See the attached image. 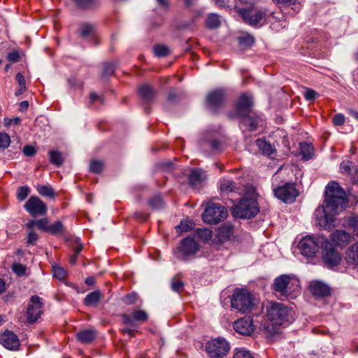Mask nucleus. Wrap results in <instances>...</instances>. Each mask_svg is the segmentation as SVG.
<instances>
[{
  "mask_svg": "<svg viewBox=\"0 0 358 358\" xmlns=\"http://www.w3.org/2000/svg\"><path fill=\"white\" fill-rule=\"evenodd\" d=\"M78 340L82 343H90L96 336V331L93 329L80 331L76 334Z\"/></svg>",
  "mask_w": 358,
  "mask_h": 358,
  "instance_id": "obj_28",
  "label": "nucleus"
},
{
  "mask_svg": "<svg viewBox=\"0 0 358 358\" xmlns=\"http://www.w3.org/2000/svg\"><path fill=\"white\" fill-rule=\"evenodd\" d=\"M134 217L138 221L143 222L148 219V215L142 212H135Z\"/></svg>",
  "mask_w": 358,
  "mask_h": 358,
  "instance_id": "obj_59",
  "label": "nucleus"
},
{
  "mask_svg": "<svg viewBox=\"0 0 358 358\" xmlns=\"http://www.w3.org/2000/svg\"><path fill=\"white\" fill-rule=\"evenodd\" d=\"M103 168V163L102 161L93 159L90 162V171L99 173H100Z\"/></svg>",
  "mask_w": 358,
  "mask_h": 358,
  "instance_id": "obj_40",
  "label": "nucleus"
},
{
  "mask_svg": "<svg viewBox=\"0 0 358 358\" xmlns=\"http://www.w3.org/2000/svg\"><path fill=\"white\" fill-rule=\"evenodd\" d=\"M102 294L100 291L96 290L87 294L84 299V304L87 306L96 307L98 306Z\"/></svg>",
  "mask_w": 358,
  "mask_h": 358,
  "instance_id": "obj_27",
  "label": "nucleus"
},
{
  "mask_svg": "<svg viewBox=\"0 0 358 358\" xmlns=\"http://www.w3.org/2000/svg\"><path fill=\"white\" fill-rule=\"evenodd\" d=\"M171 287L173 291L180 293L184 289V283L182 281L174 278L171 280Z\"/></svg>",
  "mask_w": 358,
  "mask_h": 358,
  "instance_id": "obj_43",
  "label": "nucleus"
},
{
  "mask_svg": "<svg viewBox=\"0 0 358 358\" xmlns=\"http://www.w3.org/2000/svg\"><path fill=\"white\" fill-rule=\"evenodd\" d=\"M345 122V116L343 114H336L333 117V123L336 126H341Z\"/></svg>",
  "mask_w": 358,
  "mask_h": 358,
  "instance_id": "obj_57",
  "label": "nucleus"
},
{
  "mask_svg": "<svg viewBox=\"0 0 358 358\" xmlns=\"http://www.w3.org/2000/svg\"><path fill=\"white\" fill-rule=\"evenodd\" d=\"M234 330L242 335H250L255 331V325L252 319L244 317L234 322Z\"/></svg>",
  "mask_w": 358,
  "mask_h": 358,
  "instance_id": "obj_18",
  "label": "nucleus"
},
{
  "mask_svg": "<svg viewBox=\"0 0 358 358\" xmlns=\"http://www.w3.org/2000/svg\"><path fill=\"white\" fill-rule=\"evenodd\" d=\"M36 189L38 192L43 196L54 199L56 196L55 191L50 186L38 185Z\"/></svg>",
  "mask_w": 358,
  "mask_h": 358,
  "instance_id": "obj_34",
  "label": "nucleus"
},
{
  "mask_svg": "<svg viewBox=\"0 0 358 358\" xmlns=\"http://www.w3.org/2000/svg\"><path fill=\"white\" fill-rule=\"evenodd\" d=\"M220 189L222 193L225 194H241L242 187L231 180L222 178L220 180Z\"/></svg>",
  "mask_w": 358,
  "mask_h": 358,
  "instance_id": "obj_22",
  "label": "nucleus"
},
{
  "mask_svg": "<svg viewBox=\"0 0 358 358\" xmlns=\"http://www.w3.org/2000/svg\"><path fill=\"white\" fill-rule=\"evenodd\" d=\"M310 292L315 296L324 297L330 294V288L321 281H313L309 285Z\"/></svg>",
  "mask_w": 358,
  "mask_h": 358,
  "instance_id": "obj_21",
  "label": "nucleus"
},
{
  "mask_svg": "<svg viewBox=\"0 0 358 358\" xmlns=\"http://www.w3.org/2000/svg\"><path fill=\"white\" fill-rule=\"evenodd\" d=\"M321 248L322 259L328 267H333L339 264L341 256L331 242L327 239H323Z\"/></svg>",
  "mask_w": 358,
  "mask_h": 358,
  "instance_id": "obj_10",
  "label": "nucleus"
},
{
  "mask_svg": "<svg viewBox=\"0 0 358 358\" xmlns=\"http://www.w3.org/2000/svg\"><path fill=\"white\" fill-rule=\"evenodd\" d=\"M196 235L203 241H207L212 238V231L207 228L197 229L196 231Z\"/></svg>",
  "mask_w": 358,
  "mask_h": 358,
  "instance_id": "obj_36",
  "label": "nucleus"
},
{
  "mask_svg": "<svg viewBox=\"0 0 358 358\" xmlns=\"http://www.w3.org/2000/svg\"><path fill=\"white\" fill-rule=\"evenodd\" d=\"M49 220L47 218L40 219L37 220V227L46 232H48V227H49Z\"/></svg>",
  "mask_w": 358,
  "mask_h": 358,
  "instance_id": "obj_54",
  "label": "nucleus"
},
{
  "mask_svg": "<svg viewBox=\"0 0 358 358\" xmlns=\"http://www.w3.org/2000/svg\"><path fill=\"white\" fill-rule=\"evenodd\" d=\"M351 235L343 230H336L331 235V240L334 245L345 247L350 241Z\"/></svg>",
  "mask_w": 358,
  "mask_h": 358,
  "instance_id": "obj_23",
  "label": "nucleus"
},
{
  "mask_svg": "<svg viewBox=\"0 0 358 358\" xmlns=\"http://www.w3.org/2000/svg\"><path fill=\"white\" fill-rule=\"evenodd\" d=\"M10 143V136L6 133L0 134V148H6Z\"/></svg>",
  "mask_w": 358,
  "mask_h": 358,
  "instance_id": "obj_51",
  "label": "nucleus"
},
{
  "mask_svg": "<svg viewBox=\"0 0 358 358\" xmlns=\"http://www.w3.org/2000/svg\"><path fill=\"white\" fill-rule=\"evenodd\" d=\"M23 153L27 157H32L36 154V149L31 145H25L23 148Z\"/></svg>",
  "mask_w": 358,
  "mask_h": 358,
  "instance_id": "obj_58",
  "label": "nucleus"
},
{
  "mask_svg": "<svg viewBox=\"0 0 358 358\" xmlns=\"http://www.w3.org/2000/svg\"><path fill=\"white\" fill-rule=\"evenodd\" d=\"M239 117L241 118L240 128L243 132L254 131L257 129L259 122V118L254 112L243 115Z\"/></svg>",
  "mask_w": 358,
  "mask_h": 358,
  "instance_id": "obj_15",
  "label": "nucleus"
},
{
  "mask_svg": "<svg viewBox=\"0 0 358 358\" xmlns=\"http://www.w3.org/2000/svg\"><path fill=\"white\" fill-rule=\"evenodd\" d=\"M298 0H273L275 3L290 6L295 4Z\"/></svg>",
  "mask_w": 358,
  "mask_h": 358,
  "instance_id": "obj_63",
  "label": "nucleus"
},
{
  "mask_svg": "<svg viewBox=\"0 0 358 358\" xmlns=\"http://www.w3.org/2000/svg\"><path fill=\"white\" fill-rule=\"evenodd\" d=\"M272 289L276 296L282 299H295L301 294L299 280L294 275L278 276L273 280Z\"/></svg>",
  "mask_w": 358,
  "mask_h": 358,
  "instance_id": "obj_2",
  "label": "nucleus"
},
{
  "mask_svg": "<svg viewBox=\"0 0 358 358\" xmlns=\"http://www.w3.org/2000/svg\"><path fill=\"white\" fill-rule=\"evenodd\" d=\"M122 321L124 324H127V325H129L131 327H133L134 326V317L129 316V315H127V314H123L122 315Z\"/></svg>",
  "mask_w": 358,
  "mask_h": 358,
  "instance_id": "obj_60",
  "label": "nucleus"
},
{
  "mask_svg": "<svg viewBox=\"0 0 358 358\" xmlns=\"http://www.w3.org/2000/svg\"><path fill=\"white\" fill-rule=\"evenodd\" d=\"M275 196L285 203H292L298 196V191L294 183H286L274 189Z\"/></svg>",
  "mask_w": 358,
  "mask_h": 358,
  "instance_id": "obj_13",
  "label": "nucleus"
},
{
  "mask_svg": "<svg viewBox=\"0 0 358 358\" xmlns=\"http://www.w3.org/2000/svg\"><path fill=\"white\" fill-rule=\"evenodd\" d=\"M245 190L244 197L234 208L233 213L240 218L250 219L259 212L256 200V189L253 186L247 185Z\"/></svg>",
  "mask_w": 358,
  "mask_h": 358,
  "instance_id": "obj_3",
  "label": "nucleus"
},
{
  "mask_svg": "<svg viewBox=\"0 0 358 358\" xmlns=\"http://www.w3.org/2000/svg\"><path fill=\"white\" fill-rule=\"evenodd\" d=\"M11 269L17 275L22 276L25 273L26 266L22 264L13 263Z\"/></svg>",
  "mask_w": 358,
  "mask_h": 358,
  "instance_id": "obj_45",
  "label": "nucleus"
},
{
  "mask_svg": "<svg viewBox=\"0 0 358 358\" xmlns=\"http://www.w3.org/2000/svg\"><path fill=\"white\" fill-rule=\"evenodd\" d=\"M256 145L264 155H271L275 151V148L270 143L262 138L257 139Z\"/></svg>",
  "mask_w": 358,
  "mask_h": 358,
  "instance_id": "obj_30",
  "label": "nucleus"
},
{
  "mask_svg": "<svg viewBox=\"0 0 358 358\" xmlns=\"http://www.w3.org/2000/svg\"><path fill=\"white\" fill-rule=\"evenodd\" d=\"M323 239V237L310 235L303 237L298 245L301 253L307 258L314 257L318 252L320 244L322 245Z\"/></svg>",
  "mask_w": 358,
  "mask_h": 358,
  "instance_id": "obj_7",
  "label": "nucleus"
},
{
  "mask_svg": "<svg viewBox=\"0 0 358 358\" xmlns=\"http://www.w3.org/2000/svg\"><path fill=\"white\" fill-rule=\"evenodd\" d=\"M200 143L201 147L204 150H209L212 152H217L220 150V143L215 139H203Z\"/></svg>",
  "mask_w": 358,
  "mask_h": 358,
  "instance_id": "obj_29",
  "label": "nucleus"
},
{
  "mask_svg": "<svg viewBox=\"0 0 358 358\" xmlns=\"http://www.w3.org/2000/svg\"><path fill=\"white\" fill-rule=\"evenodd\" d=\"M345 259L349 265L358 266V243L352 245L347 250Z\"/></svg>",
  "mask_w": 358,
  "mask_h": 358,
  "instance_id": "obj_24",
  "label": "nucleus"
},
{
  "mask_svg": "<svg viewBox=\"0 0 358 358\" xmlns=\"http://www.w3.org/2000/svg\"><path fill=\"white\" fill-rule=\"evenodd\" d=\"M173 167V164L171 162H166L162 164V168L166 171H172Z\"/></svg>",
  "mask_w": 358,
  "mask_h": 358,
  "instance_id": "obj_64",
  "label": "nucleus"
},
{
  "mask_svg": "<svg viewBox=\"0 0 358 358\" xmlns=\"http://www.w3.org/2000/svg\"><path fill=\"white\" fill-rule=\"evenodd\" d=\"M233 234V225L229 222H226L218 227L215 240L217 243H223L229 241Z\"/></svg>",
  "mask_w": 358,
  "mask_h": 358,
  "instance_id": "obj_20",
  "label": "nucleus"
},
{
  "mask_svg": "<svg viewBox=\"0 0 358 358\" xmlns=\"http://www.w3.org/2000/svg\"><path fill=\"white\" fill-rule=\"evenodd\" d=\"M155 55L162 57L167 56L170 53L169 48L164 45H157L154 47Z\"/></svg>",
  "mask_w": 358,
  "mask_h": 358,
  "instance_id": "obj_39",
  "label": "nucleus"
},
{
  "mask_svg": "<svg viewBox=\"0 0 358 358\" xmlns=\"http://www.w3.org/2000/svg\"><path fill=\"white\" fill-rule=\"evenodd\" d=\"M137 300V294L135 293H131L126 295L123 301L124 303L127 305L133 304Z\"/></svg>",
  "mask_w": 358,
  "mask_h": 358,
  "instance_id": "obj_56",
  "label": "nucleus"
},
{
  "mask_svg": "<svg viewBox=\"0 0 358 358\" xmlns=\"http://www.w3.org/2000/svg\"><path fill=\"white\" fill-rule=\"evenodd\" d=\"M30 189L28 187H20L17 189V197L19 201H24L29 194Z\"/></svg>",
  "mask_w": 358,
  "mask_h": 358,
  "instance_id": "obj_48",
  "label": "nucleus"
},
{
  "mask_svg": "<svg viewBox=\"0 0 358 358\" xmlns=\"http://www.w3.org/2000/svg\"><path fill=\"white\" fill-rule=\"evenodd\" d=\"M256 299L245 289H236L231 299V306L238 312L246 313L255 306Z\"/></svg>",
  "mask_w": 358,
  "mask_h": 358,
  "instance_id": "obj_5",
  "label": "nucleus"
},
{
  "mask_svg": "<svg viewBox=\"0 0 358 358\" xmlns=\"http://www.w3.org/2000/svg\"><path fill=\"white\" fill-rule=\"evenodd\" d=\"M134 320L145 322L148 319V315L144 310H136L133 313Z\"/></svg>",
  "mask_w": 358,
  "mask_h": 358,
  "instance_id": "obj_52",
  "label": "nucleus"
},
{
  "mask_svg": "<svg viewBox=\"0 0 358 358\" xmlns=\"http://www.w3.org/2000/svg\"><path fill=\"white\" fill-rule=\"evenodd\" d=\"M149 204L153 209L157 210L164 207V202L160 196H155L150 199Z\"/></svg>",
  "mask_w": 358,
  "mask_h": 358,
  "instance_id": "obj_37",
  "label": "nucleus"
},
{
  "mask_svg": "<svg viewBox=\"0 0 358 358\" xmlns=\"http://www.w3.org/2000/svg\"><path fill=\"white\" fill-rule=\"evenodd\" d=\"M266 317L275 325H282L292 319L291 310L282 303L271 302L266 308Z\"/></svg>",
  "mask_w": 358,
  "mask_h": 358,
  "instance_id": "obj_6",
  "label": "nucleus"
},
{
  "mask_svg": "<svg viewBox=\"0 0 358 358\" xmlns=\"http://www.w3.org/2000/svg\"><path fill=\"white\" fill-rule=\"evenodd\" d=\"M348 202L344 189L336 182H330L326 187L325 199L321 207L316 209L315 215L317 224L324 229H331L334 217L343 211Z\"/></svg>",
  "mask_w": 358,
  "mask_h": 358,
  "instance_id": "obj_1",
  "label": "nucleus"
},
{
  "mask_svg": "<svg viewBox=\"0 0 358 358\" xmlns=\"http://www.w3.org/2000/svg\"><path fill=\"white\" fill-rule=\"evenodd\" d=\"M206 178V173L202 169H194L189 176V182L192 186H196L201 183Z\"/></svg>",
  "mask_w": 358,
  "mask_h": 358,
  "instance_id": "obj_25",
  "label": "nucleus"
},
{
  "mask_svg": "<svg viewBox=\"0 0 358 358\" xmlns=\"http://www.w3.org/2000/svg\"><path fill=\"white\" fill-rule=\"evenodd\" d=\"M52 275L55 278L62 280L66 278V272L62 267L54 266L52 267Z\"/></svg>",
  "mask_w": 358,
  "mask_h": 358,
  "instance_id": "obj_41",
  "label": "nucleus"
},
{
  "mask_svg": "<svg viewBox=\"0 0 358 358\" xmlns=\"http://www.w3.org/2000/svg\"><path fill=\"white\" fill-rule=\"evenodd\" d=\"M38 239V235L33 230L29 231L27 236V243L30 245H35Z\"/></svg>",
  "mask_w": 358,
  "mask_h": 358,
  "instance_id": "obj_55",
  "label": "nucleus"
},
{
  "mask_svg": "<svg viewBox=\"0 0 358 358\" xmlns=\"http://www.w3.org/2000/svg\"><path fill=\"white\" fill-rule=\"evenodd\" d=\"M115 69V66L113 62L106 63L102 72V76H111L114 73Z\"/></svg>",
  "mask_w": 358,
  "mask_h": 358,
  "instance_id": "obj_50",
  "label": "nucleus"
},
{
  "mask_svg": "<svg viewBox=\"0 0 358 358\" xmlns=\"http://www.w3.org/2000/svg\"><path fill=\"white\" fill-rule=\"evenodd\" d=\"M227 216V209L217 203L210 204L203 214V220L208 224H217L224 220Z\"/></svg>",
  "mask_w": 358,
  "mask_h": 358,
  "instance_id": "obj_8",
  "label": "nucleus"
},
{
  "mask_svg": "<svg viewBox=\"0 0 358 358\" xmlns=\"http://www.w3.org/2000/svg\"><path fill=\"white\" fill-rule=\"evenodd\" d=\"M226 93L223 89H217L208 93L206 97V103L213 110L221 106L225 99Z\"/></svg>",
  "mask_w": 358,
  "mask_h": 358,
  "instance_id": "obj_16",
  "label": "nucleus"
},
{
  "mask_svg": "<svg viewBox=\"0 0 358 358\" xmlns=\"http://www.w3.org/2000/svg\"><path fill=\"white\" fill-rule=\"evenodd\" d=\"M16 80L19 84V85L22 87L23 90H26V85H25V79L22 74L20 73H18L16 74Z\"/></svg>",
  "mask_w": 358,
  "mask_h": 358,
  "instance_id": "obj_61",
  "label": "nucleus"
},
{
  "mask_svg": "<svg viewBox=\"0 0 358 358\" xmlns=\"http://www.w3.org/2000/svg\"><path fill=\"white\" fill-rule=\"evenodd\" d=\"M193 227V222L189 220H185L180 222V225L176 228L181 232L187 231Z\"/></svg>",
  "mask_w": 358,
  "mask_h": 358,
  "instance_id": "obj_49",
  "label": "nucleus"
},
{
  "mask_svg": "<svg viewBox=\"0 0 358 358\" xmlns=\"http://www.w3.org/2000/svg\"><path fill=\"white\" fill-rule=\"evenodd\" d=\"M8 59L12 62H16L19 60L20 55L17 52L13 51L8 55Z\"/></svg>",
  "mask_w": 358,
  "mask_h": 358,
  "instance_id": "obj_62",
  "label": "nucleus"
},
{
  "mask_svg": "<svg viewBox=\"0 0 358 358\" xmlns=\"http://www.w3.org/2000/svg\"><path fill=\"white\" fill-rule=\"evenodd\" d=\"M76 4L84 8H89L96 5L99 0H73Z\"/></svg>",
  "mask_w": 358,
  "mask_h": 358,
  "instance_id": "obj_44",
  "label": "nucleus"
},
{
  "mask_svg": "<svg viewBox=\"0 0 358 358\" xmlns=\"http://www.w3.org/2000/svg\"><path fill=\"white\" fill-rule=\"evenodd\" d=\"M234 358H255L249 350L245 349L236 350Z\"/></svg>",
  "mask_w": 358,
  "mask_h": 358,
  "instance_id": "obj_47",
  "label": "nucleus"
},
{
  "mask_svg": "<svg viewBox=\"0 0 358 358\" xmlns=\"http://www.w3.org/2000/svg\"><path fill=\"white\" fill-rule=\"evenodd\" d=\"M239 13L245 22L252 27H260L263 26L268 20H275L280 22V17L276 16L274 13L266 8L249 7L241 8ZM271 22V20H270Z\"/></svg>",
  "mask_w": 358,
  "mask_h": 358,
  "instance_id": "obj_4",
  "label": "nucleus"
},
{
  "mask_svg": "<svg viewBox=\"0 0 358 358\" xmlns=\"http://www.w3.org/2000/svg\"><path fill=\"white\" fill-rule=\"evenodd\" d=\"M304 97L308 101H313L318 97V94L312 89L306 88L304 92Z\"/></svg>",
  "mask_w": 358,
  "mask_h": 358,
  "instance_id": "obj_53",
  "label": "nucleus"
},
{
  "mask_svg": "<svg viewBox=\"0 0 358 358\" xmlns=\"http://www.w3.org/2000/svg\"><path fill=\"white\" fill-rule=\"evenodd\" d=\"M95 26L92 24H83L80 26L79 34L83 37H87L94 30Z\"/></svg>",
  "mask_w": 358,
  "mask_h": 358,
  "instance_id": "obj_38",
  "label": "nucleus"
},
{
  "mask_svg": "<svg viewBox=\"0 0 358 358\" xmlns=\"http://www.w3.org/2000/svg\"><path fill=\"white\" fill-rule=\"evenodd\" d=\"M238 42L240 45L251 46L254 43L255 39L251 35L246 34L239 37Z\"/></svg>",
  "mask_w": 358,
  "mask_h": 358,
  "instance_id": "obj_46",
  "label": "nucleus"
},
{
  "mask_svg": "<svg viewBox=\"0 0 358 358\" xmlns=\"http://www.w3.org/2000/svg\"><path fill=\"white\" fill-rule=\"evenodd\" d=\"M229 344L224 338L212 339L206 344V350L211 358H221L229 350Z\"/></svg>",
  "mask_w": 358,
  "mask_h": 358,
  "instance_id": "obj_9",
  "label": "nucleus"
},
{
  "mask_svg": "<svg viewBox=\"0 0 358 358\" xmlns=\"http://www.w3.org/2000/svg\"><path fill=\"white\" fill-rule=\"evenodd\" d=\"M138 93L141 99L146 102L154 100L155 91L149 85L144 84L138 87Z\"/></svg>",
  "mask_w": 358,
  "mask_h": 358,
  "instance_id": "obj_26",
  "label": "nucleus"
},
{
  "mask_svg": "<svg viewBox=\"0 0 358 358\" xmlns=\"http://www.w3.org/2000/svg\"><path fill=\"white\" fill-rule=\"evenodd\" d=\"M64 231L63 224L60 221L55 222L48 227V233L52 235L62 234Z\"/></svg>",
  "mask_w": 358,
  "mask_h": 358,
  "instance_id": "obj_35",
  "label": "nucleus"
},
{
  "mask_svg": "<svg viewBox=\"0 0 358 358\" xmlns=\"http://www.w3.org/2000/svg\"><path fill=\"white\" fill-rule=\"evenodd\" d=\"M252 98L247 94H243L238 99L236 108V113L238 117L243 115L253 113L252 110Z\"/></svg>",
  "mask_w": 358,
  "mask_h": 358,
  "instance_id": "obj_17",
  "label": "nucleus"
},
{
  "mask_svg": "<svg viewBox=\"0 0 358 358\" xmlns=\"http://www.w3.org/2000/svg\"><path fill=\"white\" fill-rule=\"evenodd\" d=\"M43 304L38 296H32L27 310V320L29 323L36 322L42 314Z\"/></svg>",
  "mask_w": 358,
  "mask_h": 358,
  "instance_id": "obj_14",
  "label": "nucleus"
},
{
  "mask_svg": "<svg viewBox=\"0 0 358 358\" xmlns=\"http://www.w3.org/2000/svg\"><path fill=\"white\" fill-rule=\"evenodd\" d=\"M24 208L32 217L44 216L48 211L45 203L35 196H31L27 200Z\"/></svg>",
  "mask_w": 358,
  "mask_h": 358,
  "instance_id": "obj_12",
  "label": "nucleus"
},
{
  "mask_svg": "<svg viewBox=\"0 0 358 358\" xmlns=\"http://www.w3.org/2000/svg\"><path fill=\"white\" fill-rule=\"evenodd\" d=\"M0 343L6 349L14 350L20 347V341L13 332L6 330L0 334Z\"/></svg>",
  "mask_w": 358,
  "mask_h": 358,
  "instance_id": "obj_19",
  "label": "nucleus"
},
{
  "mask_svg": "<svg viewBox=\"0 0 358 358\" xmlns=\"http://www.w3.org/2000/svg\"><path fill=\"white\" fill-rule=\"evenodd\" d=\"M199 248V246L194 238H185L178 248L176 257L181 260H186L189 256L194 255Z\"/></svg>",
  "mask_w": 358,
  "mask_h": 358,
  "instance_id": "obj_11",
  "label": "nucleus"
},
{
  "mask_svg": "<svg viewBox=\"0 0 358 358\" xmlns=\"http://www.w3.org/2000/svg\"><path fill=\"white\" fill-rule=\"evenodd\" d=\"M353 170V164L352 162L343 161L340 164V171L343 174L350 175Z\"/></svg>",
  "mask_w": 358,
  "mask_h": 358,
  "instance_id": "obj_42",
  "label": "nucleus"
},
{
  "mask_svg": "<svg viewBox=\"0 0 358 358\" xmlns=\"http://www.w3.org/2000/svg\"><path fill=\"white\" fill-rule=\"evenodd\" d=\"M49 157L50 163L57 166H60L64 162L62 153L57 150L50 151Z\"/></svg>",
  "mask_w": 358,
  "mask_h": 358,
  "instance_id": "obj_33",
  "label": "nucleus"
},
{
  "mask_svg": "<svg viewBox=\"0 0 358 358\" xmlns=\"http://www.w3.org/2000/svg\"><path fill=\"white\" fill-rule=\"evenodd\" d=\"M301 155L304 160L310 159L313 155V147L308 143H300Z\"/></svg>",
  "mask_w": 358,
  "mask_h": 358,
  "instance_id": "obj_31",
  "label": "nucleus"
},
{
  "mask_svg": "<svg viewBox=\"0 0 358 358\" xmlns=\"http://www.w3.org/2000/svg\"><path fill=\"white\" fill-rule=\"evenodd\" d=\"M206 27L210 29L219 27L220 25V19L219 15L214 13L209 14L206 19Z\"/></svg>",
  "mask_w": 358,
  "mask_h": 358,
  "instance_id": "obj_32",
  "label": "nucleus"
}]
</instances>
